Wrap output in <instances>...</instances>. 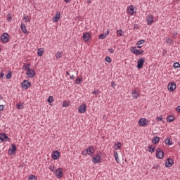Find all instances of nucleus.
<instances>
[{
    "instance_id": "obj_1",
    "label": "nucleus",
    "mask_w": 180,
    "mask_h": 180,
    "mask_svg": "<svg viewBox=\"0 0 180 180\" xmlns=\"http://www.w3.org/2000/svg\"><path fill=\"white\" fill-rule=\"evenodd\" d=\"M150 123V120L146 119V118H141L139 120V124L141 127H144V126H147Z\"/></svg>"
},
{
    "instance_id": "obj_2",
    "label": "nucleus",
    "mask_w": 180,
    "mask_h": 180,
    "mask_svg": "<svg viewBox=\"0 0 180 180\" xmlns=\"http://www.w3.org/2000/svg\"><path fill=\"white\" fill-rule=\"evenodd\" d=\"M156 157L159 160L164 158V152L160 148L156 149Z\"/></svg>"
},
{
    "instance_id": "obj_3",
    "label": "nucleus",
    "mask_w": 180,
    "mask_h": 180,
    "mask_svg": "<svg viewBox=\"0 0 180 180\" xmlns=\"http://www.w3.org/2000/svg\"><path fill=\"white\" fill-rule=\"evenodd\" d=\"M144 63H146V59L144 58H141L137 61V68H143V65H144Z\"/></svg>"
},
{
    "instance_id": "obj_4",
    "label": "nucleus",
    "mask_w": 180,
    "mask_h": 180,
    "mask_svg": "<svg viewBox=\"0 0 180 180\" xmlns=\"http://www.w3.org/2000/svg\"><path fill=\"white\" fill-rule=\"evenodd\" d=\"M1 40L4 43H8V41H9V34L8 33L2 34L1 36Z\"/></svg>"
},
{
    "instance_id": "obj_5",
    "label": "nucleus",
    "mask_w": 180,
    "mask_h": 180,
    "mask_svg": "<svg viewBox=\"0 0 180 180\" xmlns=\"http://www.w3.org/2000/svg\"><path fill=\"white\" fill-rule=\"evenodd\" d=\"M131 53L134 54H136V56H141L143 53H144V51L143 50H139L136 49V47H132V49L131 50Z\"/></svg>"
},
{
    "instance_id": "obj_6",
    "label": "nucleus",
    "mask_w": 180,
    "mask_h": 180,
    "mask_svg": "<svg viewBox=\"0 0 180 180\" xmlns=\"http://www.w3.org/2000/svg\"><path fill=\"white\" fill-rule=\"evenodd\" d=\"M55 175L58 179L63 178V169L58 168L55 172Z\"/></svg>"
},
{
    "instance_id": "obj_7",
    "label": "nucleus",
    "mask_w": 180,
    "mask_h": 180,
    "mask_svg": "<svg viewBox=\"0 0 180 180\" xmlns=\"http://www.w3.org/2000/svg\"><path fill=\"white\" fill-rule=\"evenodd\" d=\"M165 165L167 168H171V167L174 165V160L171 158H167Z\"/></svg>"
},
{
    "instance_id": "obj_8",
    "label": "nucleus",
    "mask_w": 180,
    "mask_h": 180,
    "mask_svg": "<svg viewBox=\"0 0 180 180\" xmlns=\"http://www.w3.org/2000/svg\"><path fill=\"white\" fill-rule=\"evenodd\" d=\"M21 86L23 89H29V88H30V83L27 80H24L21 83Z\"/></svg>"
},
{
    "instance_id": "obj_9",
    "label": "nucleus",
    "mask_w": 180,
    "mask_h": 180,
    "mask_svg": "<svg viewBox=\"0 0 180 180\" xmlns=\"http://www.w3.org/2000/svg\"><path fill=\"white\" fill-rule=\"evenodd\" d=\"M91 161L92 162H94V164H99V162H101V155H94L92 158Z\"/></svg>"
},
{
    "instance_id": "obj_10",
    "label": "nucleus",
    "mask_w": 180,
    "mask_h": 180,
    "mask_svg": "<svg viewBox=\"0 0 180 180\" xmlns=\"http://www.w3.org/2000/svg\"><path fill=\"white\" fill-rule=\"evenodd\" d=\"M36 75V72H34V70L30 69L28 71H27L26 72V75L27 77H28V78H34V75Z\"/></svg>"
},
{
    "instance_id": "obj_11",
    "label": "nucleus",
    "mask_w": 180,
    "mask_h": 180,
    "mask_svg": "<svg viewBox=\"0 0 180 180\" xmlns=\"http://www.w3.org/2000/svg\"><path fill=\"white\" fill-rule=\"evenodd\" d=\"M167 89L170 92H174L176 89V84L175 83H170L168 84Z\"/></svg>"
},
{
    "instance_id": "obj_12",
    "label": "nucleus",
    "mask_w": 180,
    "mask_h": 180,
    "mask_svg": "<svg viewBox=\"0 0 180 180\" xmlns=\"http://www.w3.org/2000/svg\"><path fill=\"white\" fill-rule=\"evenodd\" d=\"M147 25H153L154 23V16L148 15L146 18Z\"/></svg>"
},
{
    "instance_id": "obj_13",
    "label": "nucleus",
    "mask_w": 180,
    "mask_h": 180,
    "mask_svg": "<svg viewBox=\"0 0 180 180\" xmlns=\"http://www.w3.org/2000/svg\"><path fill=\"white\" fill-rule=\"evenodd\" d=\"M78 110L79 113H85L86 112V105L82 104L78 108Z\"/></svg>"
},
{
    "instance_id": "obj_14",
    "label": "nucleus",
    "mask_w": 180,
    "mask_h": 180,
    "mask_svg": "<svg viewBox=\"0 0 180 180\" xmlns=\"http://www.w3.org/2000/svg\"><path fill=\"white\" fill-rule=\"evenodd\" d=\"M51 157L53 160H58V158H60V152H58V150L53 151Z\"/></svg>"
},
{
    "instance_id": "obj_15",
    "label": "nucleus",
    "mask_w": 180,
    "mask_h": 180,
    "mask_svg": "<svg viewBox=\"0 0 180 180\" xmlns=\"http://www.w3.org/2000/svg\"><path fill=\"white\" fill-rule=\"evenodd\" d=\"M83 40L84 41H88L91 39V34L89 32H85L83 34Z\"/></svg>"
},
{
    "instance_id": "obj_16",
    "label": "nucleus",
    "mask_w": 180,
    "mask_h": 180,
    "mask_svg": "<svg viewBox=\"0 0 180 180\" xmlns=\"http://www.w3.org/2000/svg\"><path fill=\"white\" fill-rule=\"evenodd\" d=\"M94 153H95V150L94 149V147L90 146L87 148V154L90 157H92L94 155Z\"/></svg>"
},
{
    "instance_id": "obj_17",
    "label": "nucleus",
    "mask_w": 180,
    "mask_h": 180,
    "mask_svg": "<svg viewBox=\"0 0 180 180\" xmlns=\"http://www.w3.org/2000/svg\"><path fill=\"white\" fill-rule=\"evenodd\" d=\"M11 147L12 148L8 150V154L10 155H12V154H15L16 153V146L13 144Z\"/></svg>"
},
{
    "instance_id": "obj_18",
    "label": "nucleus",
    "mask_w": 180,
    "mask_h": 180,
    "mask_svg": "<svg viewBox=\"0 0 180 180\" xmlns=\"http://www.w3.org/2000/svg\"><path fill=\"white\" fill-rule=\"evenodd\" d=\"M61 16V13L60 12H57L56 15L53 17V22H58L60 20V18Z\"/></svg>"
},
{
    "instance_id": "obj_19",
    "label": "nucleus",
    "mask_w": 180,
    "mask_h": 180,
    "mask_svg": "<svg viewBox=\"0 0 180 180\" xmlns=\"http://www.w3.org/2000/svg\"><path fill=\"white\" fill-rule=\"evenodd\" d=\"M20 27L22 33H25V34H29V32H27V30L26 29V25L25 24L22 22Z\"/></svg>"
},
{
    "instance_id": "obj_20",
    "label": "nucleus",
    "mask_w": 180,
    "mask_h": 180,
    "mask_svg": "<svg viewBox=\"0 0 180 180\" xmlns=\"http://www.w3.org/2000/svg\"><path fill=\"white\" fill-rule=\"evenodd\" d=\"M131 95H132V97L134 98V99H137L139 98V96H140L139 91H137L134 89H133L131 91Z\"/></svg>"
},
{
    "instance_id": "obj_21",
    "label": "nucleus",
    "mask_w": 180,
    "mask_h": 180,
    "mask_svg": "<svg viewBox=\"0 0 180 180\" xmlns=\"http://www.w3.org/2000/svg\"><path fill=\"white\" fill-rule=\"evenodd\" d=\"M127 11L130 15H134V6H129Z\"/></svg>"
},
{
    "instance_id": "obj_22",
    "label": "nucleus",
    "mask_w": 180,
    "mask_h": 180,
    "mask_svg": "<svg viewBox=\"0 0 180 180\" xmlns=\"http://www.w3.org/2000/svg\"><path fill=\"white\" fill-rule=\"evenodd\" d=\"M115 150H119L120 148H122V143L117 142L115 143L114 145Z\"/></svg>"
},
{
    "instance_id": "obj_23",
    "label": "nucleus",
    "mask_w": 180,
    "mask_h": 180,
    "mask_svg": "<svg viewBox=\"0 0 180 180\" xmlns=\"http://www.w3.org/2000/svg\"><path fill=\"white\" fill-rule=\"evenodd\" d=\"M152 143H153V144H158V143H160V137L155 136L152 140Z\"/></svg>"
},
{
    "instance_id": "obj_24",
    "label": "nucleus",
    "mask_w": 180,
    "mask_h": 180,
    "mask_svg": "<svg viewBox=\"0 0 180 180\" xmlns=\"http://www.w3.org/2000/svg\"><path fill=\"white\" fill-rule=\"evenodd\" d=\"M167 120L169 123H172V122L175 120V118L174 117V116L169 115V117H167Z\"/></svg>"
},
{
    "instance_id": "obj_25",
    "label": "nucleus",
    "mask_w": 180,
    "mask_h": 180,
    "mask_svg": "<svg viewBox=\"0 0 180 180\" xmlns=\"http://www.w3.org/2000/svg\"><path fill=\"white\" fill-rule=\"evenodd\" d=\"M43 53H44V50H43V49H38L37 54H38L39 57H41V56H43Z\"/></svg>"
},
{
    "instance_id": "obj_26",
    "label": "nucleus",
    "mask_w": 180,
    "mask_h": 180,
    "mask_svg": "<svg viewBox=\"0 0 180 180\" xmlns=\"http://www.w3.org/2000/svg\"><path fill=\"white\" fill-rule=\"evenodd\" d=\"M56 58H61L63 57V52L62 51H58L56 54Z\"/></svg>"
},
{
    "instance_id": "obj_27",
    "label": "nucleus",
    "mask_w": 180,
    "mask_h": 180,
    "mask_svg": "<svg viewBox=\"0 0 180 180\" xmlns=\"http://www.w3.org/2000/svg\"><path fill=\"white\" fill-rule=\"evenodd\" d=\"M22 69L25 70V71H28L29 70H30V68H29V63L24 64Z\"/></svg>"
},
{
    "instance_id": "obj_28",
    "label": "nucleus",
    "mask_w": 180,
    "mask_h": 180,
    "mask_svg": "<svg viewBox=\"0 0 180 180\" xmlns=\"http://www.w3.org/2000/svg\"><path fill=\"white\" fill-rule=\"evenodd\" d=\"M154 151H155V147L150 146L148 147V152L149 153H154Z\"/></svg>"
},
{
    "instance_id": "obj_29",
    "label": "nucleus",
    "mask_w": 180,
    "mask_h": 180,
    "mask_svg": "<svg viewBox=\"0 0 180 180\" xmlns=\"http://www.w3.org/2000/svg\"><path fill=\"white\" fill-rule=\"evenodd\" d=\"M165 144H167V146H172V141H171L169 140V138H167L165 141Z\"/></svg>"
},
{
    "instance_id": "obj_30",
    "label": "nucleus",
    "mask_w": 180,
    "mask_h": 180,
    "mask_svg": "<svg viewBox=\"0 0 180 180\" xmlns=\"http://www.w3.org/2000/svg\"><path fill=\"white\" fill-rule=\"evenodd\" d=\"M16 108L18 110L23 109V108H24L23 107V103H19L16 104Z\"/></svg>"
},
{
    "instance_id": "obj_31",
    "label": "nucleus",
    "mask_w": 180,
    "mask_h": 180,
    "mask_svg": "<svg viewBox=\"0 0 180 180\" xmlns=\"http://www.w3.org/2000/svg\"><path fill=\"white\" fill-rule=\"evenodd\" d=\"M114 157L115 158V160L119 162V154L117 153V152L114 151Z\"/></svg>"
},
{
    "instance_id": "obj_32",
    "label": "nucleus",
    "mask_w": 180,
    "mask_h": 180,
    "mask_svg": "<svg viewBox=\"0 0 180 180\" xmlns=\"http://www.w3.org/2000/svg\"><path fill=\"white\" fill-rule=\"evenodd\" d=\"M22 20H24L25 23H27V22H30V18L29 16H24Z\"/></svg>"
},
{
    "instance_id": "obj_33",
    "label": "nucleus",
    "mask_w": 180,
    "mask_h": 180,
    "mask_svg": "<svg viewBox=\"0 0 180 180\" xmlns=\"http://www.w3.org/2000/svg\"><path fill=\"white\" fill-rule=\"evenodd\" d=\"M144 43H146L144 39L140 40L136 43V46H141V44H144Z\"/></svg>"
},
{
    "instance_id": "obj_34",
    "label": "nucleus",
    "mask_w": 180,
    "mask_h": 180,
    "mask_svg": "<svg viewBox=\"0 0 180 180\" xmlns=\"http://www.w3.org/2000/svg\"><path fill=\"white\" fill-rule=\"evenodd\" d=\"M98 39H101V40H103L104 39H106V34H101L98 37Z\"/></svg>"
},
{
    "instance_id": "obj_35",
    "label": "nucleus",
    "mask_w": 180,
    "mask_h": 180,
    "mask_svg": "<svg viewBox=\"0 0 180 180\" xmlns=\"http://www.w3.org/2000/svg\"><path fill=\"white\" fill-rule=\"evenodd\" d=\"M81 81H82V79H81V78H77V79H76V80H75V84H76L77 85H79V84H81Z\"/></svg>"
},
{
    "instance_id": "obj_36",
    "label": "nucleus",
    "mask_w": 180,
    "mask_h": 180,
    "mask_svg": "<svg viewBox=\"0 0 180 180\" xmlns=\"http://www.w3.org/2000/svg\"><path fill=\"white\" fill-rule=\"evenodd\" d=\"M173 67H174V68H180V64H179V63H177V62L174 63V65H173Z\"/></svg>"
},
{
    "instance_id": "obj_37",
    "label": "nucleus",
    "mask_w": 180,
    "mask_h": 180,
    "mask_svg": "<svg viewBox=\"0 0 180 180\" xmlns=\"http://www.w3.org/2000/svg\"><path fill=\"white\" fill-rule=\"evenodd\" d=\"M29 180H36V176L31 174L30 175V176L28 177Z\"/></svg>"
},
{
    "instance_id": "obj_38",
    "label": "nucleus",
    "mask_w": 180,
    "mask_h": 180,
    "mask_svg": "<svg viewBox=\"0 0 180 180\" xmlns=\"http://www.w3.org/2000/svg\"><path fill=\"white\" fill-rule=\"evenodd\" d=\"M12 77V72H9L7 75H6V79H11Z\"/></svg>"
},
{
    "instance_id": "obj_39",
    "label": "nucleus",
    "mask_w": 180,
    "mask_h": 180,
    "mask_svg": "<svg viewBox=\"0 0 180 180\" xmlns=\"http://www.w3.org/2000/svg\"><path fill=\"white\" fill-rule=\"evenodd\" d=\"M53 96H50L47 100V102H49V103H52V102L53 101Z\"/></svg>"
},
{
    "instance_id": "obj_40",
    "label": "nucleus",
    "mask_w": 180,
    "mask_h": 180,
    "mask_svg": "<svg viewBox=\"0 0 180 180\" xmlns=\"http://www.w3.org/2000/svg\"><path fill=\"white\" fill-rule=\"evenodd\" d=\"M69 105H70V104L67 101H64L63 103V108H68V106H69Z\"/></svg>"
},
{
    "instance_id": "obj_41",
    "label": "nucleus",
    "mask_w": 180,
    "mask_h": 180,
    "mask_svg": "<svg viewBox=\"0 0 180 180\" xmlns=\"http://www.w3.org/2000/svg\"><path fill=\"white\" fill-rule=\"evenodd\" d=\"M105 61H107V63H112V59H110V57L106 56Z\"/></svg>"
},
{
    "instance_id": "obj_42",
    "label": "nucleus",
    "mask_w": 180,
    "mask_h": 180,
    "mask_svg": "<svg viewBox=\"0 0 180 180\" xmlns=\"http://www.w3.org/2000/svg\"><path fill=\"white\" fill-rule=\"evenodd\" d=\"M82 155H88V150L87 149H84L82 153Z\"/></svg>"
},
{
    "instance_id": "obj_43",
    "label": "nucleus",
    "mask_w": 180,
    "mask_h": 180,
    "mask_svg": "<svg viewBox=\"0 0 180 180\" xmlns=\"http://www.w3.org/2000/svg\"><path fill=\"white\" fill-rule=\"evenodd\" d=\"M157 122H161L162 120V115L156 117Z\"/></svg>"
},
{
    "instance_id": "obj_44",
    "label": "nucleus",
    "mask_w": 180,
    "mask_h": 180,
    "mask_svg": "<svg viewBox=\"0 0 180 180\" xmlns=\"http://www.w3.org/2000/svg\"><path fill=\"white\" fill-rule=\"evenodd\" d=\"M0 140L2 143H4L5 141L3 134H0Z\"/></svg>"
},
{
    "instance_id": "obj_45",
    "label": "nucleus",
    "mask_w": 180,
    "mask_h": 180,
    "mask_svg": "<svg viewBox=\"0 0 180 180\" xmlns=\"http://www.w3.org/2000/svg\"><path fill=\"white\" fill-rule=\"evenodd\" d=\"M117 36H122V30H117Z\"/></svg>"
},
{
    "instance_id": "obj_46",
    "label": "nucleus",
    "mask_w": 180,
    "mask_h": 180,
    "mask_svg": "<svg viewBox=\"0 0 180 180\" xmlns=\"http://www.w3.org/2000/svg\"><path fill=\"white\" fill-rule=\"evenodd\" d=\"M166 43H167V44H171V43H172V39L170 38H167Z\"/></svg>"
},
{
    "instance_id": "obj_47",
    "label": "nucleus",
    "mask_w": 180,
    "mask_h": 180,
    "mask_svg": "<svg viewBox=\"0 0 180 180\" xmlns=\"http://www.w3.org/2000/svg\"><path fill=\"white\" fill-rule=\"evenodd\" d=\"M3 137L4 139V140H9V139L8 138V136L6 135V134H3Z\"/></svg>"
},
{
    "instance_id": "obj_48",
    "label": "nucleus",
    "mask_w": 180,
    "mask_h": 180,
    "mask_svg": "<svg viewBox=\"0 0 180 180\" xmlns=\"http://www.w3.org/2000/svg\"><path fill=\"white\" fill-rule=\"evenodd\" d=\"M49 169H50L51 171H52L53 172H54V169H56V167H54V166H50V167H49Z\"/></svg>"
},
{
    "instance_id": "obj_49",
    "label": "nucleus",
    "mask_w": 180,
    "mask_h": 180,
    "mask_svg": "<svg viewBox=\"0 0 180 180\" xmlns=\"http://www.w3.org/2000/svg\"><path fill=\"white\" fill-rule=\"evenodd\" d=\"M92 94H93L94 95H98V94H99V91H98V90L94 91L92 92Z\"/></svg>"
},
{
    "instance_id": "obj_50",
    "label": "nucleus",
    "mask_w": 180,
    "mask_h": 180,
    "mask_svg": "<svg viewBox=\"0 0 180 180\" xmlns=\"http://www.w3.org/2000/svg\"><path fill=\"white\" fill-rule=\"evenodd\" d=\"M7 19H8V20H12V15H8V17H7Z\"/></svg>"
},
{
    "instance_id": "obj_51",
    "label": "nucleus",
    "mask_w": 180,
    "mask_h": 180,
    "mask_svg": "<svg viewBox=\"0 0 180 180\" xmlns=\"http://www.w3.org/2000/svg\"><path fill=\"white\" fill-rule=\"evenodd\" d=\"M176 111L178 113H180V105L178 106V107L176 108Z\"/></svg>"
},
{
    "instance_id": "obj_52",
    "label": "nucleus",
    "mask_w": 180,
    "mask_h": 180,
    "mask_svg": "<svg viewBox=\"0 0 180 180\" xmlns=\"http://www.w3.org/2000/svg\"><path fill=\"white\" fill-rule=\"evenodd\" d=\"M4 75L2 72H0V79H3Z\"/></svg>"
},
{
    "instance_id": "obj_53",
    "label": "nucleus",
    "mask_w": 180,
    "mask_h": 180,
    "mask_svg": "<svg viewBox=\"0 0 180 180\" xmlns=\"http://www.w3.org/2000/svg\"><path fill=\"white\" fill-rule=\"evenodd\" d=\"M108 51H109V53H114L115 50H113V49H109Z\"/></svg>"
},
{
    "instance_id": "obj_54",
    "label": "nucleus",
    "mask_w": 180,
    "mask_h": 180,
    "mask_svg": "<svg viewBox=\"0 0 180 180\" xmlns=\"http://www.w3.org/2000/svg\"><path fill=\"white\" fill-rule=\"evenodd\" d=\"M4 110V105H0V112H1V110Z\"/></svg>"
},
{
    "instance_id": "obj_55",
    "label": "nucleus",
    "mask_w": 180,
    "mask_h": 180,
    "mask_svg": "<svg viewBox=\"0 0 180 180\" xmlns=\"http://www.w3.org/2000/svg\"><path fill=\"white\" fill-rule=\"evenodd\" d=\"M109 33H110V31H109V30H108L107 32H105L104 33V34H106V36H108V35L109 34Z\"/></svg>"
},
{
    "instance_id": "obj_56",
    "label": "nucleus",
    "mask_w": 180,
    "mask_h": 180,
    "mask_svg": "<svg viewBox=\"0 0 180 180\" xmlns=\"http://www.w3.org/2000/svg\"><path fill=\"white\" fill-rule=\"evenodd\" d=\"M70 79H74V75H71V76L70 77Z\"/></svg>"
},
{
    "instance_id": "obj_57",
    "label": "nucleus",
    "mask_w": 180,
    "mask_h": 180,
    "mask_svg": "<svg viewBox=\"0 0 180 180\" xmlns=\"http://www.w3.org/2000/svg\"><path fill=\"white\" fill-rule=\"evenodd\" d=\"M64 1H65V2H66V4L70 3V0H64Z\"/></svg>"
},
{
    "instance_id": "obj_58",
    "label": "nucleus",
    "mask_w": 180,
    "mask_h": 180,
    "mask_svg": "<svg viewBox=\"0 0 180 180\" xmlns=\"http://www.w3.org/2000/svg\"><path fill=\"white\" fill-rule=\"evenodd\" d=\"M91 0H88L87 1V4H91Z\"/></svg>"
},
{
    "instance_id": "obj_59",
    "label": "nucleus",
    "mask_w": 180,
    "mask_h": 180,
    "mask_svg": "<svg viewBox=\"0 0 180 180\" xmlns=\"http://www.w3.org/2000/svg\"><path fill=\"white\" fill-rule=\"evenodd\" d=\"M137 48H138V49H141V46L138 45Z\"/></svg>"
},
{
    "instance_id": "obj_60",
    "label": "nucleus",
    "mask_w": 180,
    "mask_h": 180,
    "mask_svg": "<svg viewBox=\"0 0 180 180\" xmlns=\"http://www.w3.org/2000/svg\"><path fill=\"white\" fill-rule=\"evenodd\" d=\"M112 88L115 86V84H113V82H112Z\"/></svg>"
},
{
    "instance_id": "obj_61",
    "label": "nucleus",
    "mask_w": 180,
    "mask_h": 180,
    "mask_svg": "<svg viewBox=\"0 0 180 180\" xmlns=\"http://www.w3.org/2000/svg\"><path fill=\"white\" fill-rule=\"evenodd\" d=\"M154 168H155V169H158V165H157L156 167H155Z\"/></svg>"
},
{
    "instance_id": "obj_62",
    "label": "nucleus",
    "mask_w": 180,
    "mask_h": 180,
    "mask_svg": "<svg viewBox=\"0 0 180 180\" xmlns=\"http://www.w3.org/2000/svg\"><path fill=\"white\" fill-rule=\"evenodd\" d=\"M67 75H70V72H66Z\"/></svg>"
},
{
    "instance_id": "obj_63",
    "label": "nucleus",
    "mask_w": 180,
    "mask_h": 180,
    "mask_svg": "<svg viewBox=\"0 0 180 180\" xmlns=\"http://www.w3.org/2000/svg\"><path fill=\"white\" fill-rule=\"evenodd\" d=\"M1 99H2V97H1V96H0V101H1Z\"/></svg>"
},
{
    "instance_id": "obj_64",
    "label": "nucleus",
    "mask_w": 180,
    "mask_h": 180,
    "mask_svg": "<svg viewBox=\"0 0 180 180\" xmlns=\"http://www.w3.org/2000/svg\"><path fill=\"white\" fill-rule=\"evenodd\" d=\"M0 117H1V114H0Z\"/></svg>"
}]
</instances>
